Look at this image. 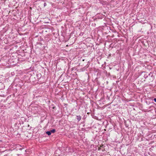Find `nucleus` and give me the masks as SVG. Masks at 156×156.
<instances>
[{
	"instance_id": "obj_1",
	"label": "nucleus",
	"mask_w": 156,
	"mask_h": 156,
	"mask_svg": "<svg viewBox=\"0 0 156 156\" xmlns=\"http://www.w3.org/2000/svg\"><path fill=\"white\" fill-rule=\"evenodd\" d=\"M150 77H153V75L151 73H149L148 75H146V74H145L144 76V77L145 79H146L147 78H148Z\"/></svg>"
},
{
	"instance_id": "obj_2",
	"label": "nucleus",
	"mask_w": 156,
	"mask_h": 156,
	"mask_svg": "<svg viewBox=\"0 0 156 156\" xmlns=\"http://www.w3.org/2000/svg\"><path fill=\"white\" fill-rule=\"evenodd\" d=\"M76 118L78 122L81 119V117L80 115L76 116Z\"/></svg>"
},
{
	"instance_id": "obj_3",
	"label": "nucleus",
	"mask_w": 156,
	"mask_h": 156,
	"mask_svg": "<svg viewBox=\"0 0 156 156\" xmlns=\"http://www.w3.org/2000/svg\"><path fill=\"white\" fill-rule=\"evenodd\" d=\"M73 81L72 80H70V81L69 82V85L70 84L71 85H72ZM69 90L70 89V90H72L73 89H72L71 88H69Z\"/></svg>"
},
{
	"instance_id": "obj_4",
	"label": "nucleus",
	"mask_w": 156,
	"mask_h": 156,
	"mask_svg": "<svg viewBox=\"0 0 156 156\" xmlns=\"http://www.w3.org/2000/svg\"><path fill=\"white\" fill-rule=\"evenodd\" d=\"M46 133L48 135H51V133L50 131H48L46 132Z\"/></svg>"
},
{
	"instance_id": "obj_5",
	"label": "nucleus",
	"mask_w": 156,
	"mask_h": 156,
	"mask_svg": "<svg viewBox=\"0 0 156 156\" xmlns=\"http://www.w3.org/2000/svg\"><path fill=\"white\" fill-rule=\"evenodd\" d=\"M55 131V129H53L52 130L50 131L51 133H54Z\"/></svg>"
},
{
	"instance_id": "obj_6",
	"label": "nucleus",
	"mask_w": 156,
	"mask_h": 156,
	"mask_svg": "<svg viewBox=\"0 0 156 156\" xmlns=\"http://www.w3.org/2000/svg\"><path fill=\"white\" fill-rule=\"evenodd\" d=\"M75 111L76 112V109H73L71 111V113H72V112H74L73 113V114L74 113V112H75Z\"/></svg>"
},
{
	"instance_id": "obj_7",
	"label": "nucleus",
	"mask_w": 156,
	"mask_h": 156,
	"mask_svg": "<svg viewBox=\"0 0 156 156\" xmlns=\"http://www.w3.org/2000/svg\"><path fill=\"white\" fill-rule=\"evenodd\" d=\"M44 7H45L46 6V5H47V4L45 2H44Z\"/></svg>"
},
{
	"instance_id": "obj_8",
	"label": "nucleus",
	"mask_w": 156,
	"mask_h": 156,
	"mask_svg": "<svg viewBox=\"0 0 156 156\" xmlns=\"http://www.w3.org/2000/svg\"><path fill=\"white\" fill-rule=\"evenodd\" d=\"M153 100L155 102H156V98H155Z\"/></svg>"
},
{
	"instance_id": "obj_9",
	"label": "nucleus",
	"mask_w": 156,
	"mask_h": 156,
	"mask_svg": "<svg viewBox=\"0 0 156 156\" xmlns=\"http://www.w3.org/2000/svg\"><path fill=\"white\" fill-rule=\"evenodd\" d=\"M111 54H109V55H108V56H111Z\"/></svg>"
},
{
	"instance_id": "obj_10",
	"label": "nucleus",
	"mask_w": 156,
	"mask_h": 156,
	"mask_svg": "<svg viewBox=\"0 0 156 156\" xmlns=\"http://www.w3.org/2000/svg\"><path fill=\"white\" fill-rule=\"evenodd\" d=\"M4 156H8V154H6L4 155Z\"/></svg>"
},
{
	"instance_id": "obj_11",
	"label": "nucleus",
	"mask_w": 156,
	"mask_h": 156,
	"mask_svg": "<svg viewBox=\"0 0 156 156\" xmlns=\"http://www.w3.org/2000/svg\"><path fill=\"white\" fill-rule=\"evenodd\" d=\"M71 50H70V51H71Z\"/></svg>"
}]
</instances>
